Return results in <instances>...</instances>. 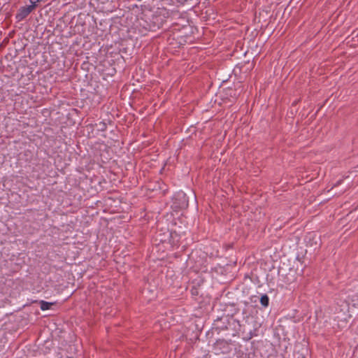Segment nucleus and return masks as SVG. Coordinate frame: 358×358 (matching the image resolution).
I'll return each instance as SVG.
<instances>
[{"mask_svg": "<svg viewBox=\"0 0 358 358\" xmlns=\"http://www.w3.org/2000/svg\"><path fill=\"white\" fill-rule=\"evenodd\" d=\"M342 180H338L336 184H335V186H338L341 182Z\"/></svg>", "mask_w": 358, "mask_h": 358, "instance_id": "7", "label": "nucleus"}, {"mask_svg": "<svg viewBox=\"0 0 358 358\" xmlns=\"http://www.w3.org/2000/svg\"><path fill=\"white\" fill-rule=\"evenodd\" d=\"M34 9V5L20 7L15 17L18 21L22 20L25 19Z\"/></svg>", "mask_w": 358, "mask_h": 358, "instance_id": "2", "label": "nucleus"}, {"mask_svg": "<svg viewBox=\"0 0 358 358\" xmlns=\"http://www.w3.org/2000/svg\"><path fill=\"white\" fill-rule=\"evenodd\" d=\"M260 303L264 308H267L269 305V297L266 294H264L260 297Z\"/></svg>", "mask_w": 358, "mask_h": 358, "instance_id": "4", "label": "nucleus"}, {"mask_svg": "<svg viewBox=\"0 0 358 358\" xmlns=\"http://www.w3.org/2000/svg\"><path fill=\"white\" fill-rule=\"evenodd\" d=\"M97 129L101 131H104L107 129V125L104 122H100L99 124H96Z\"/></svg>", "mask_w": 358, "mask_h": 358, "instance_id": "5", "label": "nucleus"}, {"mask_svg": "<svg viewBox=\"0 0 358 358\" xmlns=\"http://www.w3.org/2000/svg\"><path fill=\"white\" fill-rule=\"evenodd\" d=\"M43 1L42 0H29V2L31 3L30 5H34V8H36L37 7V2Z\"/></svg>", "mask_w": 358, "mask_h": 358, "instance_id": "6", "label": "nucleus"}, {"mask_svg": "<svg viewBox=\"0 0 358 358\" xmlns=\"http://www.w3.org/2000/svg\"><path fill=\"white\" fill-rule=\"evenodd\" d=\"M54 304H55V303L48 302V301H43V300L39 301L40 308L42 310H46L50 309L51 307Z\"/></svg>", "mask_w": 358, "mask_h": 358, "instance_id": "3", "label": "nucleus"}, {"mask_svg": "<svg viewBox=\"0 0 358 358\" xmlns=\"http://www.w3.org/2000/svg\"><path fill=\"white\" fill-rule=\"evenodd\" d=\"M166 13L164 9L157 10L154 13L150 11L143 13L138 20L139 26L145 31H155L166 22Z\"/></svg>", "mask_w": 358, "mask_h": 358, "instance_id": "1", "label": "nucleus"}]
</instances>
